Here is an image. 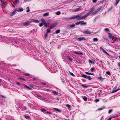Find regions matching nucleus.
Here are the masks:
<instances>
[{
    "label": "nucleus",
    "instance_id": "obj_30",
    "mask_svg": "<svg viewBox=\"0 0 120 120\" xmlns=\"http://www.w3.org/2000/svg\"><path fill=\"white\" fill-rule=\"evenodd\" d=\"M60 29L57 30L56 31V34L59 33H60Z\"/></svg>",
    "mask_w": 120,
    "mask_h": 120
},
{
    "label": "nucleus",
    "instance_id": "obj_11",
    "mask_svg": "<svg viewBox=\"0 0 120 120\" xmlns=\"http://www.w3.org/2000/svg\"><path fill=\"white\" fill-rule=\"evenodd\" d=\"M105 106H103L101 107L100 108L97 110V111H99L101 110H102L103 109L105 108Z\"/></svg>",
    "mask_w": 120,
    "mask_h": 120
},
{
    "label": "nucleus",
    "instance_id": "obj_37",
    "mask_svg": "<svg viewBox=\"0 0 120 120\" xmlns=\"http://www.w3.org/2000/svg\"><path fill=\"white\" fill-rule=\"evenodd\" d=\"M112 110H113L112 109H109L108 112V113L110 114V113H111L112 112Z\"/></svg>",
    "mask_w": 120,
    "mask_h": 120
},
{
    "label": "nucleus",
    "instance_id": "obj_26",
    "mask_svg": "<svg viewBox=\"0 0 120 120\" xmlns=\"http://www.w3.org/2000/svg\"><path fill=\"white\" fill-rule=\"evenodd\" d=\"M102 51L104 52L106 54L109 55V54L104 49H102Z\"/></svg>",
    "mask_w": 120,
    "mask_h": 120
},
{
    "label": "nucleus",
    "instance_id": "obj_31",
    "mask_svg": "<svg viewBox=\"0 0 120 120\" xmlns=\"http://www.w3.org/2000/svg\"><path fill=\"white\" fill-rule=\"evenodd\" d=\"M90 14L88 12L86 14L84 15L85 17L86 18L87 16H89Z\"/></svg>",
    "mask_w": 120,
    "mask_h": 120
},
{
    "label": "nucleus",
    "instance_id": "obj_59",
    "mask_svg": "<svg viewBox=\"0 0 120 120\" xmlns=\"http://www.w3.org/2000/svg\"><path fill=\"white\" fill-rule=\"evenodd\" d=\"M23 109L24 110H26L27 109V108L25 106H24L23 107Z\"/></svg>",
    "mask_w": 120,
    "mask_h": 120
},
{
    "label": "nucleus",
    "instance_id": "obj_16",
    "mask_svg": "<svg viewBox=\"0 0 120 120\" xmlns=\"http://www.w3.org/2000/svg\"><path fill=\"white\" fill-rule=\"evenodd\" d=\"M108 34L109 35V38L111 39L113 37H112V34H111L109 33Z\"/></svg>",
    "mask_w": 120,
    "mask_h": 120
},
{
    "label": "nucleus",
    "instance_id": "obj_10",
    "mask_svg": "<svg viewBox=\"0 0 120 120\" xmlns=\"http://www.w3.org/2000/svg\"><path fill=\"white\" fill-rule=\"evenodd\" d=\"M86 17L85 16V15L82 16L81 17V16L79 17V18H78L77 19L78 20H80L81 19H85Z\"/></svg>",
    "mask_w": 120,
    "mask_h": 120
},
{
    "label": "nucleus",
    "instance_id": "obj_61",
    "mask_svg": "<svg viewBox=\"0 0 120 120\" xmlns=\"http://www.w3.org/2000/svg\"><path fill=\"white\" fill-rule=\"evenodd\" d=\"M41 98L42 99V100L45 101V99H46V98H43L42 97H41Z\"/></svg>",
    "mask_w": 120,
    "mask_h": 120
},
{
    "label": "nucleus",
    "instance_id": "obj_43",
    "mask_svg": "<svg viewBox=\"0 0 120 120\" xmlns=\"http://www.w3.org/2000/svg\"><path fill=\"white\" fill-rule=\"evenodd\" d=\"M94 11V9H92L89 12H88L90 14H92V12Z\"/></svg>",
    "mask_w": 120,
    "mask_h": 120
},
{
    "label": "nucleus",
    "instance_id": "obj_9",
    "mask_svg": "<svg viewBox=\"0 0 120 120\" xmlns=\"http://www.w3.org/2000/svg\"><path fill=\"white\" fill-rule=\"evenodd\" d=\"M73 52L75 54L77 55H82L83 54V53L82 52H78L76 51H74Z\"/></svg>",
    "mask_w": 120,
    "mask_h": 120
},
{
    "label": "nucleus",
    "instance_id": "obj_52",
    "mask_svg": "<svg viewBox=\"0 0 120 120\" xmlns=\"http://www.w3.org/2000/svg\"><path fill=\"white\" fill-rule=\"evenodd\" d=\"M112 8H113V7L112 6H111V7L110 8H109V9H108V11H110L111 10H112Z\"/></svg>",
    "mask_w": 120,
    "mask_h": 120
},
{
    "label": "nucleus",
    "instance_id": "obj_14",
    "mask_svg": "<svg viewBox=\"0 0 120 120\" xmlns=\"http://www.w3.org/2000/svg\"><path fill=\"white\" fill-rule=\"evenodd\" d=\"M53 109H54L55 111H57L58 112H61V111L60 110L57 108H53Z\"/></svg>",
    "mask_w": 120,
    "mask_h": 120
},
{
    "label": "nucleus",
    "instance_id": "obj_56",
    "mask_svg": "<svg viewBox=\"0 0 120 120\" xmlns=\"http://www.w3.org/2000/svg\"><path fill=\"white\" fill-rule=\"evenodd\" d=\"M48 34L46 33L45 34V37H46L48 36Z\"/></svg>",
    "mask_w": 120,
    "mask_h": 120
},
{
    "label": "nucleus",
    "instance_id": "obj_12",
    "mask_svg": "<svg viewBox=\"0 0 120 120\" xmlns=\"http://www.w3.org/2000/svg\"><path fill=\"white\" fill-rule=\"evenodd\" d=\"M84 21H80V24H81V25H86V22H84Z\"/></svg>",
    "mask_w": 120,
    "mask_h": 120
},
{
    "label": "nucleus",
    "instance_id": "obj_24",
    "mask_svg": "<svg viewBox=\"0 0 120 120\" xmlns=\"http://www.w3.org/2000/svg\"><path fill=\"white\" fill-rule=\"evenodd\" d=\"M49 15V14L48 12L46 13L43 14V16H48Z\"/></svg>",
    "mask_w": 120,
    "mask_h": 120
},
{
    "label": "nucleus",
    "instance_id": "obj_38",
    "mask_svg": "<svg viewBox=\"0 0 120 120\" xmlns=\"http://www.w3.org/2000/svg\"><path fill=\"white\" fill-rule=\"evenodd\" d=\"M36 31V30L35 29H33V30H32L31 31V32L34 33Z\"/></svg>",
    "mask_w": 120,
    "mask_h": 120
},
{
    "label": "nucleus",
    "instance_id": "obj_51",
    "mask_svg": "<svg viewBox=\"0 0 120 120\" xmlns=\"http://www.w3.org/2000/svg\"><path fill=\"white\" fill-rule=\"evenodd\" d=\"M43 25H44V26L45 27H47V24L46 23V22L45 23H44Z\"/></svg>",
    "mask_w": 120,
    "mask_h": 120
},
{
    "label": "nucleus",
    "instance_id": "obj_53",
    "mask_svg": "<svg viewBox=\"0 0 120 120\" xmlns=\"http://www.w3.org/2000/svg\"><path fill=\"white\" fill-rule=\"evenodd\" d=\"M93 3H96L97 1V0H93Z\"/></svg>",
    "mask_w": 120,
    "mask_h": 120
},
{
    "label": "nucleus",
    "instance_id": "obj_46",
    "mask_svg": "<svg viewBox=\"0 0 120 120\" xmlns=\"http://www.w3.org/2000/svg\"><path fill=\"white\" fill-rule=\"evenodd\" d=\"M17 3L16 2V1H14L13 2V4H13L15 6H16V5Z\"/></svg>",
    "mask_w": 120,
    "mask_h": 120
},
{
    "label": "nucleus",
    "instance_id": "obj_29",
    "mask_svg": "<svg viewBox=\"0 0 120 120\" xmlns=\"http://www.w3.org/2000/svg\"><path fill=\"white\" fill-rule=\"evenodd\" d=\"M93 40L94 41H98L97 38H94L93 39Z\"/></svg>",
    "mask_w": 120,
    "mask_h": 120
},
{
    "label": "nucleus",
    "instance_id": "obj_3",
    "mask_svg": "<svg viewBox=\"0 0 120 120\" xmlns=\"http://www.w3.org/2000/svg\"><path fill=\"white\" fill-rule=\"evenodd\" d=\"M82 76L84 78L88 80H91L92 78H91V77L88 75H82Z\"/></svg>",
    "mask_w": 120,
    "mask_h": 120
},
{
    "label": "nucleus",
    "instance_id": "obj_60",
    "mask_svg": "<svg viewBox=\"0 0 120 120\" xmlns=\"http://www.w3.org/2000/svg\"><path fill=\"white\" fill-rule=\"evenodd\" d=\"M99 100L98 99H96L95 100V101L97 102H98L99 101Z\"/></svg>",
    "mask_w": 120,
    "mask_h": 120
},
{
    "label": "nucleus",
    "instance_id": "obj_45",
    "mask_svg": "<svg viewBox=\"0 0 120 120\" xmlns=\"http://www.w3.org/2000/svg\"><path fill=\"white\" fill-rule=\"evenodd\" d=\"M86 73L87 74L90 75H93V73H89V72H86Z\"/></svg>",
    "mask_w": 120,
    "mask_h": 120
},
{
    "label": "nucleus",
    "instance_id": "obj_23",
    "mask_svg": "<svg viewBox=\"0 0 120 120\" xmlns=\"http://www.w3.org/2000/svg\"><path fill=\"white\" fill-rule=\"evenodd\" d=\"M82 98L85 101H86L87 100V98L85 96L82 97Z\"/></svg>",
    "mask_w": 120,
    "mask_h": 120
},
{
    "label": "nucleus",
    "instance_id": "obj_15",
    "mask_svg": "<svg viewBox=\"0 0 120 120\" xmlns=\"http://www.w3.org/2000/svg\"><path fill=\"white\" fill-rule=\"evenodd\" d=\"M120 90V86L118 87V88H117V89H116V90L115 89L112 92V93L115 92Z\"/></svg>",
    "mask_w": 120,
    "mask_h": 120
},
{
    "label": "nucleus",
    "instance_id": "obj_27",
    "mask_svg": "<svg viewBox=\"0 0 120 120\" xmlns=\"http://www.w3.org/2000/svg\"><path fill=\"white\" fill-rule=\"evenodd\" d=\"M41 21L42 23H45L46 22L45 20L43 19H41Z\"/></svg>",
    "mask_w": 120,
    "mask_h": 120
},
{
    "label": "nucleus",
    "instance_id": "obj_36",
    "mask_svg": "<svg viewBox=\"0 0 120 120\" xmlns=\"http://www.w3.org/2000/svg\"><path fill=\"white\" fill-rule=\"evenodd\" d=\"M95 68L94 67H93L91 68L90 69V71H91L93 72L94 71V70L95 69Z\"/></svg>",
    "mask_w": 120,
    "mask_h": 120
},
{
    "label": "nucleus",
    "instance_id": "obj_19",
    "mask_svg": "<svg viewBox=\"0 0 120 120\" xmlns=\"http://www.w3.org/2000/svg\"><path fill=\"white\" fill-rule=\"evenodd\" d=\"M85 38H78V40L79 41H81L82 40H85Z\"/></svg>",
    "mask_w": 120,
    "mask_h": 120
},
{
    "label": "nucleus",
    "instance_id": "obj_62",
    "mask_svg": "<svg viewBox=\"0 0 120 120\" xmlns=\"http://www.w3.org/2000/svg\"><path fill=\"white\" fill-rule=\"evenodd\" d=\"M15 1H16V2L17 4L19 3V0H15Z\"/></svg>",
    "mask_w": 120,
    "mask_h": 120
},
{
    "label": "nucleus",
    "instance_id": "obj_42",
    "mask_svg": "<svg viewBox=\"0 0 120 120\" xmlns=\"http://www.w3.org/2000/svg\"><path fill=\"white\" fill-rule=\"evenodd\" d=\"M60 11H57L56 12V14L57 15H59L60 14Z\"/></svg>",
    "mask_w": 120,
    "mask_h": 120
},
{
    "label": "nucleus",
    "instance_id": "obj_1",
    "mask_svg": "<svg viewBox=\"0 0 120 120\" xmlns=\"http://www.w3.org/2000/svg\"><path fill=\"white\" fill-rule=\"evenodd\" d=\"M40 110L42 112H45V114H46L45 113H47L48 114H52V112H49L46 111V110L45 109L41 108V109H40Z\"/></svg>",
    "mask_w": 120,
    "mask_h": 120
},
{
    "label": "nucleus",
    "instance_id": "obj_39",
    "mask_svg": "<svg viewBox=\"0 0 120 120\" xmlns=\"http://www.w3.org/2000/svg\"><path fill=\"white\" fill-rule=\"evenodd\" d=\"M19 42L18 41H14V43L15 44H17Z\"/></svg>",
    "mask_w": 120,
    "mask_h": 120
},
{
    "label": "nucleus",
    "instance_id": "obj_17",
    "mask_svg": "<svg viewBox=\"0 0 120 120\" xmlns=\"http://www.w3.org/2000/svg\"><path fill=\"white\" fill-rule=\"evenodd\" d=\"M23 10V9L22 8H18L17 10L18 12H20L22 11Z\"/></svg>",
    "mask_w": 120,
    "mask_h": 120
},
{
    "label": "nucleus",
    "instance_id": "obj_40",
    "mask_svg": "<svg viewBox=\"0 0 120 120\" xmlns=\"http://www.w3.org/2000/svg\"><path fill=\"white\" fill-rule=\"evenodd\" d=\"M5 3H7L5 1H3L2 2V5L3 6V5L4 4H5Z\"/></svg>",
    "mask_w": 120,
    "mask_h": 120
},
{
    "label": "nucleus",
    "instance_id": "obj_25",
    "mask_svg": "<svg viewBox=\"0 0 120 120\" xmlns=\"http://www.w3.org/2000/svg\"><path fill=\"white\" fill-rule=\"evenodd\" d=\"M98 12H97V11L96 10V11L95 12H94L92 13L91 15H95L96 14H97L98 13Z\"/></svg>",
    "mask_w": 120,
    "mask_h": 120
},
{
    "label": "nucleus",
    "instance_id": "obj_4",
    "mask_svg": "<svg viewBox=\"0 0 120 120\" xmlns=\"http://www.w3.org/2000/svg\"><path fill=\"white\" fill-rule=\"evenodd\" d=\"M81 16V15L79 14L75 16H74L73 17H72L70 18V19H75L77 18V19L78 18H79V17Z\"/></svg>",
    "mask_w": 120,
    "mask_h": 120
},
{
    "label": "nucleus",
    "instance_id": "obj_22",
    "mask_svg": "<svg viewBox=\"0 0 120 120\" xmlns=\"http://www.w3.org/2000/svg\"><path fill=\"white\" fill-rule=\"evenodd\" d=\"M52 93L55 95H58V92L55 91H52Z\"/></svg>",
    "mask_w": 120,
    "mask_h": 120
},
{
    "label": "nucleus",
    "instance_id": "obj_63",
    "mask_svg": "<svg viewBox=\"0 0 120 120\" xmlns=\"http://www.w3.org/2000/svg\"><path fill=\"white\" fill-rule=\"evenodd\" d=\"M16 84H17V85H19L20 84L19 83V82H16Z\"/></svg>",
    "mask_w": 120,
    "mask_h": 120
},
{
    "label": "nucleus",
    "instance_id": "obj_58",
    "mask_svg": "<svg viewBox=\"0 0 120 120\" xmlns=\"http://www.w3.org/2000/svg\"><path fill=\"white\" fill-rule=\"evenodd\" d=\"M89 63H93L92 61L90 60H89Z\"/></svg>",
    "mask_w": 120,
    "mask_h": 120
},
{
    "label": "nucleus",
    "instance_id": "obj_55",
    "mask_svg": "<svg viewBox=\"0 0 120 120\" xmlns=\"http://www.w3.org/2000/svg\"><path fill=\"white\" fill-rule=\"evenodd\" d=\"M41 84L42 85H47V84L45 83H44L43 82H41Z\"/></svg>",
    "mask_w": 120,
    "mask_h": 120
},
{
    "label": "nucleus",
    "instance_id": "obj_20",
    "mask_svg": "<svg viewBox=\"0 0 120 120\" xmlns=\"http://www.w3.org/2000/svg\"><path fill=\"white\" fill-rule=\"evenodd\" d=\"M98 79L101 81H102L104 79V78L101 77V76L98 77Z\"/></svg>",
    "mask_w": 120,
    "mask_h": 120
},
{
    "label": "nucleus",
    "instance_id": "obj_33",
    "mask_svg": "<svg viewBox=\"0 0 120 120\" xmlns=\"http://www.w3.org/2000/svg\"><path fill=\"white\" fill-rule=\"evenodd\" d=\"M75 26V24L71 25L70 26V27L71 28H73Z\"/></svg>",
    "mask_w": 120,
    "mask_h": 120
},
{
    "label": "nucleus",
    "instance_id": "obj_54",
    "mask_svg": "<svg viewBox=\"0 0 120 120\" xmlns=\"http://www.w3.org/2000/svg\"><path fill=\"white\" fill-rule=\"evenodd\" d=\"M37 97H40L41 98L42 97L40 95H37Z\"/></svg>",
    "mask_w": 120,
    "mask_h": 120
},
{
    "label": "nucleus",
    "instance_id": "obj_57",
    "mask_svg": "<svg viewBox=\"0 0 120 120\" xmlns=\"http://www.w3.org/2000/svg\"><path fill=\"white\" fill-rule=\"evenodd\" d=\"M19 79H21V80H23L24 81H25L26 80L25 79H24L22 78H19Z\"/></svg>",
    "mask_w": 120,
    "mask_h": 120
},
{
    "label": "nucleus",
    "instance_id": "obj_49",
    "mask_svg": "<svg viewBox=\"0 0 120 120\" xmlns=\"http://www.w3.org/2000/svg\"><path fill=\"white\" fill-rule=\"evenodd\" d=\"M43 23H40L39 24V26L40 27H41L43 26Z\"/></svg>",
    "mask_w": 120,
    "mask_h": 120
},
{
    "label": "nucleus",
    "instance_id": "obj_21",
    "mask_svg": "<svg viewBox=\"0 0 120 120\" xmlns=\"http://www.w3.org/2000/svg\"><path fill=\"white\" fill-rule=\"evenodd\" d=\"M116 0V2L114 4V5L115 6H116L117 5L118 3L120 1V0Z\"/></svg>",
    "mask_w": 120,
    "mask_h": 120
},
{
    "label": "nucleus",
    "instance_id": "obj_2",
    "mask_svg": "<svg viewBox=\"0 0 120 120\" xmlns=\"http://www.w3.org/2000/svg\"><path fill=\"white\" fill-rule=\"evenodd\" d=\"M57 25L56 23H52L50 26V29H53L54 27H55Z\"/></svg>",
    "mask_w": 120,
    "mask_h": 120
},
{
    "label": "nucleus",
    "instance_id": "obj_8",
    "mask_svg": "<svg viewBox=\"0 0 120 120\" xmlns=\"http://www.w3.org/2000/svg\"><path fill=\"white\" fill-rule=\"evenodd\" d=\"M17 11V9H15L11 13L10 16H12L14 15L15 14Z\"/></svg>",
    "mask_w": 120,
    "mask_h": 120
},
{
    "label": "nucleus",
    "instance_id": "obj_44",
    "mask_svg": "<svg viewBox=\"0 0 120 120\" xmlns=\"http://www.w3.org/2000/svg\"><path fill=\"white\" fill-rule=\"evenodd\" d=\"M81 86H82L84 88H87V86H86L84 85L83 84H82Z\"/></svg>",
    "mask_w": 120,
    "mask_h": 120
},
{
    "label": "nucleus",
    "instance_id": "obj_5",
    "mask_svg": "<svg viewBox=\"0 0 120 120\" xmlns=\"http://www.w3.org/2000/svg\"><path fill=\"white\" fill-rule=\"evenodd\" d=\"M82 7L81 6H80L79 8H77L75 9V10H74V11L75 12H77L80 11H82Z\"/></svg>",
    "mask_w": 120,
    "mask_h": 120
},
{
    "label": "nucleus",
    "instance_id": "obj_7",
    "mask_svg": "<svg viewBox=\"0 0 120 120\" xmlns=\"http://www.w3.org/2000/svg\"><path fill=\"white\" fill-rule=\"evenodd\" d=\"M31 22L28 21H27L23 23V25L24 26H26L29 25V24L31 23Z\"/></svg>",
    "mask_w": 120,
    "mask_h": 120
},
{
    "label": "nucleus",
    "instance_id": "obj_13",
    "mask_svg": "<svg viewBox=\"0 0 120 120\" xmlns=\"http://www.w3.org/2000/svg\"><path fill=\"white\" fill-rule=\"evenodd\" d=\"M103 8V6H101L100 7L98 8L97 9H96V10L98 12L99 11L101 10L102 8Z\"/></svg>",
    "mask_w": 120,
    "mask_h": 120
},
{
    "label": "nucleus",
    "instance_id": "obj_50",
    "mask_svg": "<svg viewBox=\"0 0 120 120\" xmlns=\"http://www.w3.org/2000/svg\"><path fill=\"white\" fill-rule=\"evenodd\" d=\"M23 86H25V87H26V88L28 89V86H26V85H25V84H23Z\"/></svg>",
    "mask_w": 120,
    "mask_h": 120
},
{
    "label": "nucleus",
    "instance_id": "obj_34",
    "mask_svg": "<svg viewBox=\"0 0 120 120\" xmlns=\"http://www.w3.org/2000/svg\"><path fill=\"white\" fill-rule=\"evenodd\" d=\"M67 58L71 62L72 61V60L70 56H67Z\"/></svg>",
    "mask_w": 120,
    "mask_h": 120
},
{
    "label": "nucleus",
    "instance_id": "obj_48",
    "mask_svg": "<svg viewBox=\"0 0 120 120\" xmlns=\"http://www.w3.org/2000/svg\"><path fill=\"white\" fill-rule=\"evenodd\" d=\"M104 30H105V31H109V30L108 28H105V29Z\"/></svg>",
    "mask_w": 120,
    "mask_h": 120
},
{
    "label": "nucleus",
    "instance_id": "obj_35",
    "mask_svg": "<svg viewBox=\"0 0 120 120\" xmlns=\"http://www.w3.org/2000/svg\"><path fill=\"white\" fill-rule=\"evenodd\" d=\"M26 9H27V10L26 11V12H29L30 11V10L29 7H27L26 8Z\"/></svg>",
    "mask_w": 120,
    "mask_h": 120
},
{
    "label": "nucleus",
    "instance_id": "obj_41",
    "mask_svg": "<svg viewBox=\"0 0 120 120\" xmlns=\"http://www.w3.org/2000/svg\"><path fill=\"white\" fill-rule=\"evenodd\" d=\"M80 21H79V22H76L75 23V25H79V24H80Z\"/></svg>",
    "mask_w": 120,
    "mask_h": 120
},
{
    "label": "nucleus",
    "instance_id": "obj_64",
    "mask_svg": "<svg viewBox=\"0 0 120 120\" xmlns=\"http://www.w3.org/2000/svg\"><path fill=\"white\" fill-rule=\"evenodd\" d=\"M118 65L119 67H120V62H119L118 64Z\"/></svg>",
    "mask_w": 120,
    "mask_h": 120
},
{
    "label": "nucleus",
    "instance_id": "obj_18",
    "mask_svg": "<svg viewBox=\"0 0 120 120\" xmlns=\"http://www.w3.org/2000/svg\"><path fill=\"white\" fill-rule=\"evenodd\" d=\"M32 22H35L36 23H38L39 22V21L37 20H34V19H32L31 20Z\"/></svg>",
    "mask_w": 120,
    "mask_h": 120
},
{
    "label": "nucleus",
    "instance_id": "obj_6",
    "mask_svg": "<svg viewBox=\"0 0 120 120\" xmlns=\"http://www.w3.org/2000/svg\"><path fill=\"white\" fill-rule=\"evenodd\" d=\"M83 33L84 34H91V32L87 30H84L83 31Z\"/></svg>",
    "mask_w": 120,
    "mask_h": 120
},
{
    "label": "nucleus",
    "instance_id": "obj_32",
    "mask_svg": "<svg viewBox=\"0 0 120 120\" xmlns=\"http://www.w3.org/2000/svg\"><path fill=\"white\" fill-rule=\"evenodd\" d=\"M106 73L109 75H110L111 74L110 72L109 71H108L106 72H105V74ZM106 75V74H105V75Z\"/></svg>",
    "mask_w": 120,
    "mask_h": 120
},
{
    "label": "nucleus",
    "instance_id": "obj_28",
    "mask_svg": "<svg viewBox=\"0 0 120 120\" xmlns=\"http://www.w3.org/2000/svg\"><path fill=\"white\" fill-rule=\"evenodd\" d=\"M24 117L26 119H28L30 118V117L29 116H26L25 115H24Z\"/></svg>",
    "mask_w": 120,
    "mask_h": 120
},
{
    "label": "nucleus",
    "instance_id": "obj_47",
    "mask_svg": "<svg viewBox=\"0 0 120 120\" xmlns=\"http://www.w3.org/2000/svg\"><path fill=\"white\" fill-rule=\"evenodd\" d=\"M50 31V30L49 29H47V31L46 33H47L48 34Z\"/></svg>",
    "mask_w": 120,
    "mask_h": 120
}]
</instances>
